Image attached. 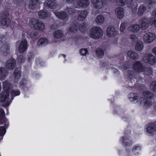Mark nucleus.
<instances>
[{
    "instance_id": "1",
    "label": "nucleus",
    "mask_w": 156,
    "mask_h": 156,
    "mask_svg": "<svg viewBox=\"0 0 156 156\" xmlns=\"http://www.w3.org/2000/svg\"><path fill=\"white\" fill-rule=\"evenodd\" d=\"M89 35L90 37L94 39L100 38L103 35L102 30L98 27H93L90 30Z\"/></svg>"
},
{
    "instance_id": "2",
    "label": "nucleus",
    "mask_w": 156,
    "mask_h": 156,
    "mask_svg": "<svg viewBox=\"0 0 156 156\" xmlns=\"http://www.w3.org/2000/svg\"><path fill=\"white\" fill-rule=\"evenodd\" d=\"M30 26L34 30H42L44 29V24L37 20L33 19L29 22Z\"/></svg>"
},
{
    "instance_id": "3",
    "label": "nucleus",
    "mask_w": 156,
    "mask_h": 156,
    "mask_svg": "<svg viewBox=\"0 0 156 156\" xmlns=\"http://www.w3.org/2000/svg\"><path fill=\"white\" fill-rule=\"evenodd\" d=\"M142 60L145 63L154 65L156 62V57L151 54L145 53Z\"/></svg>"
},
{
    "instance_id": "4",
    "label": "nucleus",
    "mask_w": 156,
    "mask_h": 156,
    "mask_svg": "<svg viewBox=\"0 0 156 156\" xmlns=\"http://www.w3.org/2000/svg\"><path fill=\"white\" fill-rule=\"evenodd\" d=\"M156 38L155 34L152 32H148L145 33L143 37L144 42L146 44H149L154 41Z\"/></svg>"
},
{
    "instance_id": "5",
    "label": "nucleus",
    "mask_w": 156,
    "mask_h": 156,
    "mask_svg": "<svg viewBox=\"0 0 156 156\" xmlns=\"http://www.w3.org/2000/svg\"><path fill=\"white\" fill-rule=\"evenodd\" d=\"M149 21L146 18H142L139 21V27L142 30H145L149 26Z\"/></svg>"
},
{
    "instance_id": "6",
    "label": "nucleus",
    "mask_w": 156,
    "mask_h": 156,
    "mask_svg": "<svg viewBox=\"0 0 156 156\" xmlns=\"http://www.w3.org/2000/svg\"><path fill=\"white\" fill-rule=\"evenodd\" d=\"M118 30L113 27H110L107 28L106 34L109 37L114 36L118 34Z\"/></svg>"
},
{
    "instance_id": "7",
    "label": "nucleus",
    "mask_w": 156,
    "mask_h": 156,
    "mask_svg": "<svg viewBox=\"0 0 156 156\" xmlns=\"http://www.w3.org/2000/svg\"><path fill=\"white\" fill-rule=\"evenodd\" d=\"M146 131L149 134L151 135L156 133V125L152 123L147 125Z\"/></svg>"
},
{
    "instance_id": "8",
    "label": "nucleus",
    "mask_w": 156,
    "mask_h": 156,
    "mask_svg": "<svg viewBox=\"0 0 156 156\" xmlns=\"http://www.w3.org/2000/svg\"><path fill=\"white\" fill-rule=\"evenodd\" d=\"M133 69L136 72L140 73L144 71L145 67L139 62H136L133 66Z\"/></svg>"
},
{
    "instance_id": "9",
    "label": "nucleus",
    "mask_w": 156,
    "mask_h": 156,
    "mask_svg": "<svg viewBox=\"0 0 156 156\" xmlns=\"http://www.w3.org/2000/svg\"><path fill=\"white\" fill-rule=\"evenodd\" d=\"M27 49V42L25 39L22 40L20 44L19 45V51L20 53L24 52Z\"/></svg>"
},
{
    "instance_id": "10",
    "label": "nucleus",
    "mask_w": 156,
    "mask_h": 156,
    "mask_svg": "<svg viewBox=\"0 0 156 156\" xmlns=\"http://www.w3.org/2000/svg\"><path fill=\"white\" fill-rule=\"evenodd\" d=\"M78 19L80 21H83L86 18L87 12L85 10H79L78 12Z\"/></svg>"
},
{
    "instance_id": "11",
    "label": "nucleus",
    "mask_w": 156,
    "mask_h": 156,
    "mask_svg": "<svg viewBox=\"0 0 156 156\" xmlns=\"http://www.w3.org/2000/svg\"><path fill=\"white\" fill-rule=\"evenodd\" d=\"M94 7L96 9H101L103 5L102 0H91Z\"/></svg>"
},
{
    "instance_id": "12",
    "label": "nucleus",
    "mask_w": 156,
    "mask_h": 156,
    "mask_svg": "<svg viewBox=\"0 0 156 156\" xmlns=\"http://www.w3.org/2000/svg\"><path fill=\"white\" fill-rule=\"evenodd\" d=\"M115 14L119 19H121L124 16V10L122 7L117 8L115 9Z\"/></svg>"
},
{
    "instance_id": "13",
    "label": "nucleus",
    "mask_w": 156,
    "mask_h": 156,
    "mask_svg": "<svg viewBox=\"0 0 156 156\" xmlns=\"http://www.w3.org/2000/svg\"><path fill=\"white\" fill-rule=\"evenodd\" d=\"M9 93L8 91H3L0 94V101L4 102L9 98Z\"/></svg>"
},
{
    "instance_id": "14",
    "label": "nucleus",
    "mask_w": 156,
    "mask_h": 156,
    "mask_svg": "<svg viewBox=\"0 0 156 156\" xmlns=\"http://www.w3.org/2000/svg\"><path fill=\"white\" fill-rule=\"evenodd\" d=\"M16 61L14 59H8L5 65L9 69H13L16 66Z\"/></svg>"
},
{
    "instance_id": "15",
    "label": "nucleus",
    "mask_w": 156,
    "mask_h": 156,
    "mask_svg": "<svg viewBox=\"0 0 156 156\" xmlns=\"http://www.w3.org/2000/svg\"><path fill=\"white\" fill-rule=\"evenodd\" d=\"M9 46L7 44L5 43L3 44L1 48V51L5 55L9 52Z\"/></svg>"
},
{
    "instance_id": "16",
    "label": "nucleus",
    "mask_w": 156,
    "mask_h": 156,
    "mask_svg": "<svg viewBox=\"0 0 156 156\" xmlns=\"http://www.w3.org/2000/svg\"><path fill=\"white\" fill-rule=\"evenodd\" d=\"M139 101L142 105L147 107H150L152 105V103L150 102V100L145 99L143 98H140Z\"/></svg>"
},
{
    "instance_id": "17",
    "label": "nucleus",
    "mask_w": 156,
    "mask_h": 156,
    "mask_svg": "<svg viewBox=\"0 0 156 156\" xmlns=\"http://www.w3.org/2000/svg\"><path fill=\"white\" fill-rule=\"evenodd\" d=\"M127 56L133 59H136L138 58V54L132 51H129L127 53Z\"/></svg>"
},
{
    "instance_id": "18",
    "label": "nucleus",
    "mask_w": 156,
    "mask_h": 156,
    "mask_svg": "<svg viewBox=\"0 0 156 156\" xmlns=\"http://www.w3.org/2000/svg\"><path fill=\"white\" fill-rule=\"evenodd\" d=\"M38 14L39 18L40 19H45L48 17V12L44 10L40 11Z\"/></svg>"
},
{
    "instance_id": "19",
    "label": "nucleus",
    "mask_w": 156,
    "mask_h": 156,
    "mask_svg": "<svg viewBox=\"0 0 156 156\" xmlns=\"http://www.w3.org/2000/svg\"><path fill=\"white\" fill-rule=\"evenodd\" d=\"M128 78L130 80L133 79L134 81L135 80L137 81L138 79L140 80V77L138 74L134 72H131L129 73Z\"/></svg>"
},
{
    "instance_id": "20",
    "label": "nucleus",
    "mask_w": 156,
    "mask_h": 156,
    "mask_svg": "<svg viewBox=\"0 0 156 156\" xmlns=\"http://www.w3.org/2000/svg\"><path fill=\"white\" fill-rule=\"evenodd\" d=\"M7 75V72L5 68L4 67L0 68V80H4Z\"/></svg>"
},
{
    "instance_id": "21",
    "label": "nucleus",
    "mask_w": 156,
    "mask_h": 156,
    "mask_svg": "<svg viewBox=\"0 0 156 156\" xmlns=\"http://www.w3.org/2000/svg\"><path fill=\"white\" fill-rule=\"evenodd\" d=\"M140 27L137 24H133L130 26L128 28V30L133 32H137L139 30Z\"/></svg>"
},
{
    "instance_id": "22",
    "label": "nucleus",
    "mask_w": 156,
    "mask_h": 156,
    "mask_svg": "<svg viewBox=\"0 0 156 156\" xmlns=\"http://www.w3.org/2000/svg\"><path fill=\"white\" fill-rule=\"evenodd\" d=\"M95 21L98 25L104 23L105 21L104 18L102 15H98L97 16Z\"/></svg>"
},
{
    "instance_id": "23",
    "label": "nucleus",
    "mask_w": 156,
    "mask_h": 156,
    "mask_svg": "<svg viewBox=\"0 0 156 156\" xmlns=\"http://www.w3.org/2000/svg\"><path fill=\"white\" fill-rule=\"evenodd\" d=\"M143 48L144 45L143 42L140 41L136 43L135 46V49L136 50L141 52Z\"/></svg>"
},
{
    "instance_id": "24",
    "label": "nucleus",
    "mask_w": 156,
    "mask_h": 156,
    "mask_svg": "<svg viewBox=\"0 0 156 156\" xmlns=\"http://www.w3.org/2000/svg\"><path fill=\"white\" fill-rule=\"evenodd\" d=\"M54 36L57 38H60L64 36L63 31L60 30H56L54 32Z\"/></svg>"
},
{
    "instance_id": "25",
    "label": "nucleus",
    "mask_w": 156,
    "mask_h": 156,
    "mask_svg": "<svg viewBox=\"0 0 156 156\" xmlns=\"http://www.w3.org/2000/svg\"><path fill=\"white\" fill-rule=\"evenodd\" d=\"M10 23V21L9 19L7 18H2L0 23L2 26H8Z\"/></svg>"
},
{
    "instance_id": "26",
    "label": "nucleus",
    "mask_w": 156,
    "mask_h": 156,
    "mask_svg": "<svg viewBox=\"0 0 156 156\" xmlns=\"http://www.w3.org/2000/svg\"><path fill=\"white\" fill-rule=\"evenodd\" d=\"M55 14L59 19H65L67 17L66 14L64 12H57L55 13Z\"/></svg>"
},
{
    "instance_id": "27",
    "label": "nucleus",
    "mask_w": 156,
    "mask_h": 156,
    "mask_svg": "<svg viewBox=\"0 0 156 156\" xmlns=\"http://www.w3.org/2000/svg\"><path fill=\"white\" fill-rule=\"evenodd\" d=\"M48 40L45 38H41L38 41L37 44L40 46L41 45H45L48 44Z\"/></svg>"
},
{
    "instance_id": "28",
    "label": "nucleus",
    "mask_w": 156,
    "mask_h": 156,
    "mask_svg": "<svg viewBox=\"0 0 156 156\" xmlns=\"http://www.w3.org/2000/svg\"><path fill=\"white\" fill-rule=\"evenodd\" d=\"M21 72L20 69L19 68L16 69L14 73V75L15 79H18L20 77Z\"/></svg>"
},
{
    "instance_id": "29",
    "label": "nucleus",
    "mask_w": 156,
    "mask_h": 156,
    "mask_svg": "<svg viewBox=\"0 0 156 156\" xmlns=\"http://www.w3.org/2000/svg\"><path fill=\"white\" fill-rule=\"evenodd\" d=\"M97 56L98 58H102L104 55V53L103 50L100 48H98L96 51Z\"/></svg>"
},
{
    "instance_id": "30",
    "label": "nucleus",
    "mask_w": 156,
    "mask_h": 156,
    "mask_svg": "<svg viewBox=\"0 0 156 156\" xmlns=\"http://www.w3.org/2000/svg\"><path fill=\"white\" fill-rule=\"evenodd\" d=\"M143 95L148 99L152 98L154 96L152 93L149 91H145L143 93Z\"/></svg>"
},
{
    "instance_id": "31",
    "label": "nucleus",
    "mask_w": 156,
    "mask_h": 156,
    "mask_svg": "<svg viewBox=\"0 0 156 156\" xmlns=\"http://www.w3.org/2000/svg\"><path fill=\"white\" fill-rule=\"evenodd\" d=\"M3 88L4 91H8L10 87V84L7 81H5L3 82Z\"/></svg>"
},
{
    "instance_id": "32",
    "label": "nucleus",
    "mask_w": 156,
    "mask_h": 156,
    "mask_svg": "<svg viewBox=\"0 0 156 156\" xmlns=\"http://www.w3.org/2000/svg\"><path fill=\"white\" fill-rule=\"evenodd\" d=\"M146 8L145 6L141 5L140 6L138 9V14L140 16L142 15L146 10Z\"/></svg>"
},
{
    "instance_id": "33",
    "label": "nucleus",
    "mask_w": 156,
    "mask_h": 156,
    "mask_svg": "<svg viewBox=\"0 0 156 156\" xmlns=\"http://www.w3.org/2000/svg\"><path fill=\"white\" fill-rule=\"evenodd\" d=\"M38 0H32L30 2V7L31 9H33L36 7V5L38 3Z\"/></svg>"
},
{
    "instance_id": "34",
    "label": "nucleus",
    "mask_w": 156,
    "mask_h": 156,
    "mask_svg": "<svg viewBox=\"0 0 156 156\" xmlns=\"http://www.w3.org/2000/svg\"><path fill=\"white\" fill-rule=\"evenodd\" d=\"M20 92L18 90H12L10 92L12 99H13V97L20 94Z\"/></svg>"
},
{
    "instance_id": "35",
    "label": "nucleus",
    "mask_w": 156,
    "mask_h": 156,
    "mask_svg": "<svg viewBox=\"0 0 156 156\" xmlns=\"http://www.w3.org/2000/svg\"><path fill=\"white\" fill-rule=\"evenodd\" d=\"M129 98L131 101H134L136 100L137 98L136 95L133 93H130L129 95Z\"/></svg>"
},
{
    "instance_id": "36",
    "label": "nucleus",
    "mask_w": 156,
    "mask_h": 156,
    "mask_svg": "<svg viewBox=\"0 0 156 156\" xmlns=\"http://www.w3.org/2000/svg\"><path fill=\"white\" fill-rule=\"evenodd\" d=\"M81 3L83 8H86L89 5V0H79Z\"/></svg>"
},
{
    "instance_id": "37",
    "label": "nucleus",
    "mask_w": 156,
    "mask_h": 156,
    "mask_svg": "<svg viewBox=\"0 0 156 156\" xmlns=\"http://www.w3.org/2000/svg\"><path fill=\"white\" fill-rule=\"evenodd\" d=\"M73 6L74 7L76 8L81 9L83 8L81 2L79 0H78V1L74 2L73 4Z\"/></svg>"
},
{
    "instance_id": "38",
    "label": "nucleus",
    "mask_w": 156,
    "mask_h": 156,
    "mask_svg": "<svg viewBox=\"0 0 156 156\" xmlns=\"http://www.w3.org/2000/svg\"><path fill=\"white\" fill-rule=\"evenodd\" d=\"M144 73L145 75H152L153 71L150 67L147 68L145 67L144 71Z\"/></svg>"
},
{
    "instance_id": "39",
    "label": "nucleus",
    "mask_w": 156,
    "mask_h": 156,
    "mask_svg": "<svg viewBox=\"0 0 156 156\" xmlns=\"http://www.w3.org/2000/svg\"><path fill=\"white\" fill-rule=\"evenodd\" d=\"M56 4L54 0H49V8L55 9L56 7Z\"/></svg>"
},
{
    "instance_id": "40",
    "label": "nucleus",
    "mask_w": 156,
    "mask_h": 156,
    "mask_svg": "<svg viewBox=\"0 0 156 156\" xmlns=\"http://www.w3.org/2000/svg\"><path fill=\"white\" fill-rule=\"evenodd\" d=\"M122 142L125 146H129L132 144V142L129 139H125V137H122Z\"/></svg>"
},
{
    "instance_id": "41",
    "label": "nucleus",
    "mask_w": 156,
    "mask_h": 156,
    "mask_svg": "<svg viewBox=\"0 0 156 156\" xmlns=\"http://www.w3.org/2000/svg\"><path fill=\"white\" fill-rule=\"evenodd\" d=\"M77 29V27L74 24H72L69 29V30L70 32H75Z\"/></svg>"
},
{
    "instance_id": "42",
    "label": "nucleus",
    "mask_w": 156,
    "mask_h": 156,
    "mask_svg": "<svg viewBox=\"0 0 156 156\" xmlns=\"http://www.w3.org/2000/svg\"><path fill=\"white\" fill-rule=\"evenodd\" d=\"M151 90L154 91H156V81L151 83L150 86Z\"/></svg>"
},
{
    "instance_id": "43",
    "label": "nucleus",
    "mask_w": 156,
    "mask_h": 156,
    "mask_svg": "<svg viewBox=\"0 0 156 156\" xmlns=\"http://www.w3.org/2000/svg\"><path fill=\"white\" fill-rule=\"evenodd\" d=\"M155 0H147L146 3L148 5L149 7H150L154 5L155 3Z\"/></svg>"
},
{
    "instance_id": "44",
    "label": "nucleus",
    "mask_w": 156,
    "mask_h": 156,
    "mask_svg": "<svg viewBox=\"0 0 156 156\" xmlns=\"http://www.w3.org/2000/svg\"><path fill=\"white\" fill-rule=\"evenodd\" d=\"M149 24L151 25L154 24V27H156V20L154 17H151L149 19Z\"/></svg>"
},
{
    "instance_id": "45",
    "label": "nucleus",
    "mask_w": 156,
    "mask_h": 156,
    "mask_svg": "<svg viewBox=\"0 0 156 156\" xmlns=\"http://www.w3.org/2000/svg\"><path fill=\"white\" fill-rule=\"evenodd\" d=\"M9 16V13L8 11H5L3 12L1 14V18H7Z\"/></svg>"
},
{
    "instance_id": "46",
    "label": "nucleus",
    "mask_w": 156,
    "mask_h": 156,
    "mask_svg": "<svg viewBox=\"0 0 156 156\" xmlns=\"http://www.w3.org/2000/svg\"><path fill=\"white\" fill-rule=\"evenodd\" d=\"M30 35L32 38L34 39L38 37L37 33L34 31L31 32Z\"/></svg>"
},
{
    "instance_id": "47",
    "label": "nucleus",
    "mask_w": 156,
    "mask_h": 156,
    "mask_svg": "<svg viewBox=\"0 0 156 156\" xmlns=\"http://www.w3.org/2000/svg\"><path fill=\"white\" fill-rule=\"evenodd\" d=\"M6 130L5 129L3 126L0 127V135L3 136L5 133Z\"/></svg>"
},
{
    "instance_id": "48",
    "label": "nucleus",
    "mask_w": 156,
    "mask_h": 156,
    "mask_svg": "<svg viewBox=\"0 0 156 156\" xmlns=\"http://www.w3.org/2000/svg\"><path fill=\"white\" fill-rule=\"evenodd\" d=\"M17 60L19 63L23 62L24 61V58L21 55L18 56L17 58Z\"/></svg>"
},
{
    "instance_id": "49",
    "label": "nucleus",
    "mask_w": 156,
    "mask_h": 156,
    "mask_svg": "<svg viewBox=\"0 0 156 156\" xmlns=\"http://www.w3.org/2000/svg\"><path fill=\"white\" fill-rule=\"evenodd\" d=\"M5 115V113L3 109L0 108V120L2 119Z\"/></svg>"
},
{
    "instance_id": "50",
    "label": "nucleus",
    "mask_w": 156,
    "mask_h": 156,
    "mask_svg": "<svg viewBox=\"0 0 156 156\" xmlns=\"http://www.w3.org/2000/svg\"><path fill=\"white\" fill-rule=\"evenodd\" d=\"M116 1L119 5L123 6L125 4L126 0H116Z\"/></svg>"
},
{
    "instance_id": "51",
    "label": "nucleus",
    "mask_w": 156,
    "mask_h": 156,
    "mask_svg": "<svg viewBox=\"0 0 156 156\" xmlns=\"http://www.w3.org/2000/svg\"><path fill=\"white\" fill-rule=\"evenodd\" d=\"M80 54L83 55H85L88 53L87 49H82L80 51Z\"/></svg>"
},
{
    "instance_id": "52",
    "label": "nucleus",
    "mask_w": 156,
    "mask_h": 156,
    "mask_svg": "<svg viewBox=\"0 0 156 156\" xmlns=\"http://www.w3.org/2000/svg\"><path fill=\"white\" fill-rule=\"evenodd\" d=\"M66 11L69 14H72L73 12H75V10L71 8H67L66 9Z\"/></svg>"
},
{
    "instance_id": "53",
    "label": "nucleus",
    "mask_w": 156,
    "mask_h": 156,
    "mask_svg": "<svg viewBox=\"0 0 156 156\" xmlns=\"http://www.w3.org/2000/svg\"><path fill=\"white\" fill-rule=\"evenodd\" d=\"M125 28V25L124 23H122L121 24L120 26V31L121 32H122Z\"/></svg>"
},
{
    "instance_id": "54",
    "label": "nucleus",
    "mask_w": 156,
    "mask_h": 156,
    "mask_svg": "<svg viewBox=\"0 0 156 156\" xmlns=\"http://www.w3.org/2000/svg\"><path fill=\"white\" fill-rule=\"evenodd\" d=\"M34 55L32 53H30L28 54V59L29 61L30 60L31 58H32L33 57Z\"/></svg>"
},
{
    "instance_id": "55",
    "label": "nucleus",
    "mask_w": 156,
    "mask_h": 156,
    "mask_svg": "<svg viewBox=\"0 0 156 156\" xmlns=\"http://www.w3.org/2000/svg\"><path fill=\"white\" fill-rule=\"evenodd\" d=\"M141 149V147H140L137 146H136L134 147V148L133 149V151L135 150H138L140 151Z\"/></svg>"
},
{
    "instance_id": "56",
    "label": "nucleus",
    "mask_w": 156,
    "mask_h": 156,
    "mask_svg": "<svg viewBox=\"0 0 156 156\" xmlns=\"http://www.w3.org/2000/svg\"><path fill=\"white\" fill-rule=\"evenodd\" d=\"M4 41V36L3 35L0 37V44Z\"/></svg>"
},
{
    "instance_id": "57",
    "label": "nucleus",
    "mask_w": 156,
    "mask_h": 156,
    "mask_svg": "<svg viewBox=\"0 0 156 156\" xmlns=\"http://www.w3.org/2000/svg\"><path fill=\"white\" fill-rule=\"evenodd\" d=\"M152 53L156 56V47H154L152 50Z\"/></svg>"
},
{
    "instance_id": "58",
    "label": "nucleus",
    "mask_w": 156,
    "mask_h": 156,
    "mask_svg": "<svg viewBox=\"0 0 156 156\" xmlns=\"http://www.w3.org/2000/svg\"><path fill=\"white\" fill-rule=\"evenodd\" d=\"M130 37L131 39H135L136 38V35L134 34L131 35Z\"/></svg>"
},
{
    "instance_id": "59",
    "label": "nucleus",
    "mask_w": 156,
    "mask_h": 156,
    "mask_svg": "<svg viewBox=\"0 0 156 156\" xmlns=\"http://www.w3.org/2000/svg\"><path fill=\"white\" fill-rule=\"evenodd\" d=\"M48 0H47L46 1L44 2V5L45 6H47L48 7L49 5V4H48Z\"/></svg>"
},
{
    "instance_id": "60",
    "label": "nucleus",
    "mask_w": 156,
    "mask_h": 156,
    "mask_svg": "<svg viewBox=\"0 0 156 156\" xmlns=\"http://www.w3.org/2000/svg\"><path fill=\"white\" fill-rule=\"evenodd\" d=\"M152 15L156 18V10H154L152 13Z\"/></svg>"
},
{
    "instance_id": "61",
    "label": "nucleus",
    "mask_w": 156,
    "mask_h": 156,
    "mask_svg": "<svg viewBox=\"0 0 156 156\" xmlns=\"http://www.w3.org/2000/svg\"><path fill=\"white\" fill-rule=\"evenodd\" d=\"M68 3H72L74 0H66Z\"/></svg>"
},
{
    "instance_id": "62",
    "label": "nucleus",
    "mask_w": 156,
    "mask_h": 156,
    "mask_svg": "<svg viewBox=\"0 0 156 156\" xmlns=\"http://www.w3.org/2000/svg\"><path fill=\"white\" fill-rule=\"evenodd\" d=\"M61 56H63L64 58H66V56L65 55H62L60 56V57H61Z\"/></svg>"
},
{
    "instance_id": "63",
    "label": "nucleus",
    "mask_w": 156,
    "mask_h": 156,
    "mask_svg": "<svg viewBox=\"0 0 156 156\" xmlns=\"http://www.w3.org/2000/svg\"><path fill=\"white\" fill-rule=\"evenodd\" d=\"M80 30H82V29H81V28L80 27Z\"/></svg>"
},
{
    "instance_id": "64",
    "label": "nucleus",
    "mask_w": 156,
    "mask_h": 156,
    "mask_svg": "<svg viewBox=\"0 0 156 156\" xmlns=\"http://www.w3.org/2000/svg\"><path fill=\"white\" fill-rule=\"evenodd\" d=\"M127 69V68H124V69Z\"/></svg>"
}]
</instances>
